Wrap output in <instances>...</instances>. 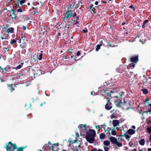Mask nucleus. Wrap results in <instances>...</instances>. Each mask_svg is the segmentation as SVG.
<instances>
[{
	"label": "nucleus",
	"mask_w": 151,
	"mask_h": 151,
	"mask_svg": "<svg viewBox=\"0 0 151 151\" xmlns=\"http://www.w3.org/2000/svg\"><path fill=\"white\" fill-rule=\"evenodd\" d=\"M110 139L111 143L114 144L116 143L118 141L117 139L113 137H111Z\"/></svg>",
	"instance_id": "obj_11"
},
{
	"label": "nucleus",
	"mask_w": 151,
	"mask_h": 151,
	"mask_svg": "<svg viewBox=\"0 0 151 151\" xmlns=\"http://www.w3.org/2000/svg\"><path fill=\"white\" fill-rule=\"evenodd\" d=\"M93 92L92 91L91 93V94L92 95H93V96H94V95H96V94H95V93H94V94H93Z\"/></svg>",
	"instance_id": "obj_51"
},
{
	"label": "nucleus",
	"mask_w": 151,
	"mask_h": 151,
	"mask_svg": "<svg viewBox=\"0 0 151 151\" xmlns=\"http://www.w3.org/2000/svg\"><path fill=\"white\" fill-rule=\"evenodd\" d=\"M91 151H103V150L100 149H99L97 150V149L94 148L92 149Z\"/></svg>",
	"instance_id": "obj_28"
},
{
	"label": "nucleus",
	"mask_w": 151,
	"mask_h": 151,
	"mask_svg": "<svg viewBox=\"0 0 151 151\" xmlns=\"http://www.w3.org/2000/svg\"><path fill=\"white\" fill-rule=\"evenodd\" d=\"M130 60L132 62L136 63L138 61V58L137 56H132L130 58Z\"/></svg>",
	"instance_id": "obj_12"
},
{
	"label": "nucleus",
	"mask_w": 151,
	"mask_h": 151,
	"mask_svg": "<svg viewBox=\"0 0 151 151\" xmlns=\"http://www.w3.org/2000/svg\"><path fill=\"white\" fill-rule=\"evenodd\" d=\"M107 103L105 106V109L107 110H110L112 107L111 103L110 102V99L109 98H107Z\"/></svg>",
	"instance_id": "obj_5"
},
{
	"label": "nucleus",
	"mask_w": 151,
	"mask_h": 151,
	"mask_svg": "<svg viewBox=\"0 0 151 151\" xmlns=\"http://www.w3.org/2000/svg\"><path fill=\"white\" fill-rule=\"evenodd\" d=\"M108 129H109L110 130L108 131L109 134H110V131H111V134L112 135H116V132L115 131L116 129L115 127H113L112 129L111 128H107Z\"/></svg>",
	"instance_id": "obj_8"
},
{
	"label": "nucleus",
	"mask_w": 151,
	"mask_h": 151,
	"mask_svg": "<svg viewBox=\"0 0 151 151\" xmlns=\"http://www.w3.org/2000/svg\"><path fill=\"white\" fill-rule=\"evenodd\" d=\"M23 64V63H21L17 67H14V68H12L13 69H16V70L20 69L21 68Z\"/></svg>",
	"instance_id": "obj_18"
},
{
	"label": "nucleus",
	"mask_w": 151,
	"mask_h": 151,
	"mask_svg": "<svg viewBox=\"0 0 151 151\" xmlns=\"http://www.w3.org/2000/svg\"><path fill=\"white\" fill-rule=\"evenodd\" d=\"M26 0H14L16 5L19 6V5H22V4L25 3Z\"/></svg>",
	"instance_id": "obj_7"
},
{
	"label": "nucleus",
	"mask_w": 151,
	"mask_h": 151,
	"mask_svg": "<svg viewBox=\"0 0 151 151\" xmlns=\"http://www.w3.org/2000/svg\"><path fill=\"white\" fill-rule=\"evenodd\" d=\"M104 145L106 146H109L110 144V142L109 141H105L104 142Z\"/></svg>",
	"instance_id": "obj_17"
},
{
	"label": "nucleus",
	"mask_w": 151,
	"mask_h": 151,
	"mask_svg": "<svg viewBox=\"0 0 151 151\" xmlns=\"http://www.w3.org/2000/svg\"><path fill=\"white\" fill-rule=\"evenodd\" d=\"M68 12H66L65 14V17L67 19H68L70 16V13H68Z\"/></svg>",
	"instance_id": "obj_22"
},
{
	"label": "nucleus",
	"mask_w": 151,
	"mask_h": 151,
	"mask_svg": "<svg viewBox=\"0 0 151 151\" xmlns=\"http://www.w3.org/2000/svg\"><path fill=\"white\" fill-rule=\"evenodd\" d=\"M95 127L96 129H98L99 131L100 130V125H99L98 126H96Z\"/></svg>",
	"instance_id": "obj_44"
},
{
	"label": "nucleus",
	"mask_w": 151,
	"mask_h": 151,
	"mask_svg": "<svg viewBox=\"0 0 151 151\" xmlns=\"http://www.w3.org/2000/svg\"><path fill=\"white\" fill-rule=\"evenodd\" d=\"M129 65L130 67H132V68H134L135 66L134 64L133 63H131L129 64Z\"/></svg>",
	"instance_id": "obj_34"
},
{
	"label": "nucleus",
	"mask_w": 151,
	"mask_h": 151,
	"mask_svg": "<svg viewBox=\"0 0 151 151\" xmlns=\"http://www.w3.org/2000/svg\"><path fill=\"white\" fill-rule=\"evenodd\" d=\"M53 148H54V147L53 146V145H51L50 149H51L52 151H55V150H54Z\"/></svg>",
	"instance_id": "obj_46"
},
{
	"label": "nucleus",
	"mask_w": 151,
	"mask_h": 151,
	"mask_svg": "<svg viewBox=\"0 0 151 151\" xmlns=\"http://www.w3.org/2000/svg\"><path fill=\"white\" fill-rule=\"evenodd\" d=\"M124 65H120L119 68H117V71L120 73H122L123 71L124 70Z\"/></svg>",
	"instance_id": "obj_10"
},
{
	"label": "nucleus",
	"mask_w": 151,
	"mask_h": 151,
	"mask_svg": "<svg viewBox=\"0 0 151 151\" xmlns=\"http://www.w3.org/2000/svg\"><path fill=\"white\" fill-rule=\"evenodd\" d=\"M7 151H13L17 149V146L15 144H13L11 142L6 144Z\"/></svg>",
	"instance_id": "obj_2"
},
{
	"label": "nucleus",
	"mask_w": 151,
	"mask_h": 151,
	"mask_svg": "<svg viewBox=\"0 0 151 151\" xmlns=\"http://www.w3.org/2000/svg\"><path fill=\"white\" fill-rule=\"evenodd\" d=\"M93 5L92 4H90L89 6V9H94L95 8L94 7H93Z\"/></svg>",
	"instance_id": "obj_36"
},
{
	"label": "nucleus",
	"mask_w": 151,
	"mask_h": 151,
	"mask_svg": "<svg viewBox=\"0 0 151 151\" xmlns=\"http://www.w3.org/2000/svg\"><path fill=\"white\" fill-rule=\"evenodd\" d=\"M50 144L51 145V144L50 143V142H48V143L47 144H45V145H47L48 146H49V147H50V146L49 145V144Z\"/></svg>",
	"instance_id": "obj_47"
},
{
	"label": "nucleus",
	"mask_w": 151,
	"mask_h": 151,
	"mask_svg": "<svg viewBox=\"0 0 151 151\" xmlns=\"http://www.w3.org/2000/svg\"><path fill=\"white\" fill-rule=\"evenodd\" d=\"M94 9H91V13H94Z\"/></svg>",
	"instance_id": "obj_61"
},
{
	"label": "nucleus",
	"mask_w": 151,
	"mask_h": 151,
	"mask_svg": "<svg viewBox=\"0 0 151 151\" xmlns=\"http://www.w3.org/2000/svg\"><path fill=\"white\" fill-rule=\"evenodd\" d=\"M113 124L114 127L115 128L117 126H119V122L118 120H113Z\"/></svg>",
	"instance_id": "obj_13"
},
{
	"label": "nucleus",
	"mask_w": 151,
	"mask_h": 151,
	"mask_svg": "<svg viewBox=\"0 0 151 151\" xmlns=\"http://www.w3.org/2000/svg\"><path fill=\"white\" fill-rule=\"evenodd\" d=\"M1 40L6 39V37H4L2 36H1Z\"/></svg>",
	"instance_id": "obj_48"
},
{
	"label": "nucleus",
	"mask_w": 151,
	"mask_h": 151,
	"mask_svg": "<svg viewBox=\"0 0 151 151\" xmlns=\"http://www.w3.org/2000/svg\"><path fill=\"white\" fill-rule=\"evenodd\" d=\"M17 14L16 12L12 10L9 16L11 17L12 19L15 18L16 17V15Z\"/></svg>",
	"instance_id": "obj_9"
},
{
	"label": "nucleus",
	"mask_w": 151,
	"mask_h": 151,
	"mask_svg": "<svg viewBox=\"0 0 151 151\" xmlns=\"http://www.w3.org/2000/svg\"><path fill=\"white\" fill-rule=\"evenodd\" d=\"M82 31L84 33H86L88 31L87 29H83L82 30Z\"/></svg>",
	"instance_id": "obj_42"
},
{
	"label": "nucleus",
	"mask_w": 151,
	"mask_h": 151,
	"mask_svg": "<svg viewBox=\"0 0 151 151\" xmlns=\"http://www.w3.org/2000/svg\"><path fill=\"white\" fill-rule=\"evenodd\" d=\"M78 127L81 128V134L84 135L86 133V138L87 141L90 143H93L94 141V137L96 134L95 131L93 129H89L88 132L86 127V125L80 124Z\"/></svg>",
	"instance_id": "obj_1"
},
{
	"label": "nucleus",
	"mask_w": 151,
	"mask_h": 151,
	"mask_svg": "<svg viewBox=\"0 0 151 151\" xmlns=\"http://www.w3.org/2000/svg\"><path fill=\"white\" fill-rule=\"evenodd\" d=\"M3 50L5 51H7L9 50V48L8 47H4Z\"/></svg>",
	"instance_id": "obj_37"
},
{
	"label": "nucleus",
	"mask_w": 151,
	"mask_h": 151,
	"mask_svg": "<svg viewBox=\"0 0 151 151\" xmlns=\"http://www.w3.org/2000/svg\"><path fill=\"white\" fill-rule=\"evenodd\" d=\"M76 150L78 151V150L81 148V142L80 141L78 140L74 143Z\"/></svg>",
	"instance_id": "obj_4"
},
{
	"label": "nucleus",
	"mask_w": 151,
	"mask_h": 151,
	"mask_svg": "<svg viewBox=\"0 0 151 151\" xmlns=\"http://www.w3.org/2000/svg\"><path fill=\"white\" fill-rule=\"evenodd\" d=\"M107 45L108 46H111V44L110 43V42H108Z\"/></svg>",
	"instance_id": "obj_56"
},
{
	"label": "nucleus",
	"mask_w": 151,
	"mask_h": 151,
	"mask_svg": "<svg viewBox=\"0 0 151 151\" xmlns=\"http://www.w3.org/2000/svg\"><path fill=\"white\" fill-rule=\"evenodd\" d=\"M71 15L73 16V17H75L76 16V13L75 12L74 13H73L72 14H71Z\"/></svg>",
	"instance_id": "obj_45"
},
{
	"label": "nucleus",
	"mask_w": 151,
	"mask_h": 151,
	"mask_svg": "<svg viewBox=\"0 0 151 151\" xmlns=\"http://www.w3.org/2000/svg\"><path fill=\"white\" fill-rule=\"evenodd\" d=\"M76 134L77 137L79 136V134L78 133H77L76 132Z\"/></svg>",
	"instance_id": "obj_60"
},
{
	"label": "nucleus",
	"mask_w": 151,
	"mask_h": 151,
	"mask_svg": "<svg viewBox=\"0 0 151 151\" xmlns=\"http://www.w3.org/2000/svg\"><path fill=\"white\" fill-rule=\"evenodd\" d=\"M129 7L130 8H133V6L132 5H130V6H129Z\"/></svg>",
	"instance_id": "obj_63"
},
{
	"label": "nucleus",
	"mask_w": 151,
	"mask_h": 151,
	"mask_svg": "<svg viewBox=\"0 0 151 151\" xmlns=\"http://www.w3.org/2000/svg\"><path fill=\"white\" fill-rule=\"evenodd\" d=\"M142 92L144 94H146L148 93V91L146 89H142Z\"/></svg>",
	"instance_id": "obj_24"
},
{
	"label": "nucleus",
	"mask_w": 151,
	"mask_h": 151,
	"mask_svg": "<svg viewBox=\"0 0 151 151\" xmlns=\"http://www.w3.org/2000/svg\"><path fill=\"white\" fill-rule=\"evenodd\" d=\"M10 68L9 67H5L4 68L2 69L3 72H4L5 70L6 72H10L11 71L10 70Z\"/></svg>",
	"instance_id": "obj_15"
},
{
	"label": "nucleus",
	"mask_w": 151,
	"mask_h": 151,
	"mask_svg": "<svg viewBox=\"0 0 151 151\" xmlns=\"http://www.w3.org/2000/svg\"><path fill=\"white\" fill-rule=\"evenodd\" d=\"M12 84L9 85V86L11 87V88H10V90L11 92H12L14 90V88L12 87Z\"/></svg>",
	"instance_id": "obj_30"
},
{
	"label": "nucleus",
	"mask_w": 151,
	"mask_h": 151,
	"mask_svg": "<svg viewBox=\"0 0 151 151\" xmlns=\"http://www.w3.org/2000/svg\"><path fill=\"white\" fill-rule=\"evenodd\" d=\"M23 27L24 30H26L27 27L25 26H23Z\"/></svg>",
	"instance_id": "obj_52"
},
{
	"label": "nucleus",
	"mask_w": 151,
	"mask_h": 151,
	"mask_svg": "<svg viewBox=\"0 0 151 151\" xmlns=\"http://www.w3.org/2000/svg\"><path fill=\"white\" fill-rule=\"evenodd\" d=\"M36 57L35 56H34L33 57V59H32V60L34 62H36L37 60H36Z\"/></svg>",
	"instance_id": "obj_38"
},
{
	"label": "nucleus",
	"mask_w": 151,
	"mask_h": 151,
	"mask_svg": "<svg viewBox=\"0 0 151 151\" xmlns=\"http://www.w3.org/2000/svg\"><path fill=\"white\" fill-rule=\"evenodd\" d=\"M115 145L119 147H121L122 146V144L121 143L118 142V141L115 144Z\"/></svg>",
	"instance_id": "obj_21"
},
{
	"label": "nucleus",
	"mask_w": 151,
	"mask_h": 151,
	"mask_svg": "<svg viewBox=\"0 0 151 151\" xmlns=\"http://www.w3.org/2000/svg\"><path fill=\"white\" fill-rule=\"evenodd\" d=\"M124 135L127 139H129L130 137V136H129L127 133L124 134Z\"/></svg>",
	"instance_id": "obj_27"
},
{
	"label": "nucleus",
	"mask_w": 151,
	"mask_h": 151,
	"mask_svg": "<svg viewBox=\"0 0 151 151\" xmlns=\"http://www.w3.org/2000/svg\"><path fill=\"white\" fill-rule=\"evenodd\" d=\"M149 140H150V141H151V135L150 136Z\"/></svg>",
	"instance_id": "obj_64"
},
{
	"label": "nucleus",
	"mask_w": 151,
	"mask_h": 151,
	"mask_svg": "<svg viewBox=\"0 0 151 151\" xmlns=\"http://www.w3.org/2000/svg\"><path fill=\"white\" fill-rule=\"evenodd\" d=\"M23 148H19L18 149V151H23Z\"/></svg>",
	"instance_id": "obj_43"
},
{
	"label": "nucleus",
	"mask_w": 151,
	"mask_h": 151,
	"mask_svg": "<svg viewBox=\"0 0 151 151\" xmlns=\"http://www.w3.org/2000/svg\"><path fill=\"white\" fill-rule=\"evenodd\" d=\"M98 4V1H96L95 2V5H97Z\"/></svg>",
	"instance_id": "obj_54"
},
{
	"label": "nucleus",
	"mask_w": 151,
	"mask_h": 151,
	"mask_svg": "<svg viewBox=\"0 0 151 151\" xmlns=\"http://www.w3.org/2000/svg\"><path fill=\"white\" fill-rule=\"evenodd\" d=\"M4 31L8 34L9 33H13L14 32V29L12 27L8 28L6 27H5L4 28Z\"/></svg>",
	"instance_id": "obj_6"
},
{
	"label": "nucleus",
	"mask_w": 151,
	"mask_h": 151,
	"mask_svg": "<svg viewBox=\"0 0 151 151\" xmlns=\"http://www.w3.org/2000/svg\"><path fill=\"white\" fill-rule=\"evenodd\" d=\"M100 127H102L103 128H106V126L105 124L100 125Z\"/></svg>",
	"instance_id": "obj_39"
},
{
	"label": "nucleus",
	"mask_w": 151,
	"mask_h": 151,
	"mask_svg": "<svg viewBox=\"0 0 151 151\" xmlns=\"http://www.w3.org/2000/svg\"><path fill=\"white\" fill-rule=\"evenodd\" d=\"M17 42V41L16 39H11L10 41V44L12 45H13L16 43Z\"/></svg>",
	"instance_id": "obj_19"
},
{
	"label": "nucleus",
	"mask_w": 151,
	"mask_h": 151,
	"mask_svg": "<svg viewBox=\"0 0 151 151\" xmlns=\"http://www.w3.org/2000/svg\"><path fill=\"white\" fill-rule=\"evenodd\" d=\"M107 93L108 94L107 95H108L109 96H110L111 97V94H110V93L108 92Z\"/></svg>",
	"instance_id": "obj_55"
},
{
	"label": "nucleus",
	"mask_w": 151,
	"mask_h": 151,
	"mask_svg": "<svg viewBox=\"0 0 151 151\" xmlns=\"http://www.w3.org/2000/svg\"><path fill=\"white\" fill-rule=\"evenodd\" d=\"M16 12V13L17 14L20 12H23V9H22L21 8H19L17 9H16V10H14Z\"/></svg>",
	"instance_id": "obj_20"
},
{
	"label": "nucleus",
	"mask_w": 151,
	"mask_h": 151,
	"mask_svg": "<svg viewBox=\"0 0 151 151\" xmlns=\"http://www.w3.org/2000/svg\"><path fill=\"white\" fill-rule=\"evenodd\" d=\"M78 22H79L78 21L76 22L74 24V25L77 24V27H79V24H78Z\"/></svg>",
	"instance_id": "obj_41"
},
{
	"label": "nucleus",
	"mask_w": 151,
	"mask_h": 151,
	"mask_svg": "<svg viewBox=\"0 0 151 151\" xmlns=\"http://www.w3.org/2000/svg\"><path fill=\"white\" fill-rule=\"evenodd\" d=\"M139 151H143V149H142V148L140 149V148H139Z\"/></svg>",
	"instance_id": "obj_53"
},
{
	"label": "nucleus",
	"mask_w": 151,
	"mask_h": 151,
	"mask_svg": "<svg viewBox=\"0 0 151 151\" xmlns=\"http://www.w3.org/2000/svg\"><path fill=\"white\" fill-rule=\"evenodd\" d=\"M106 137L104 133H101L100 135V138L101 139L104 138Z\"/></svg>",
	"instance_id": "obj_23"
},
{
	"label": "nucleus",
	"mask_w": 151,
	"mask_h": 151,
	"mask_svg": "<svg viewBox=\"0 0 151 151\" xmlns=\"http://www.w3.org/2000/svg\"><path fill=\"white\" fill-rule=\"evenodd\" d=\"M147 129L149 133L151 134V127H148L147 128Z\"/></svg>",
	"instance_id": "obj_29"
},
{
	"label": "nucleus",
	"mask_w": 151,
	"mask_h": 151,
	"mask_svg": "<svg viewBox=\"0 0 151 151\" xmlns=\"http://www.w3.org/2000/svg\"><path fill=\"white\" fill-rule=\"evenodd\" d=\"M128 133L130 135H132L135 132V131L132 129H129L128 130Z\"/></svg>",
	"instance_id": "obj_14"
},
{
	"label": "nucleus",
	"mask_w": 151,
	"mask_h": 151,
	"mask_svg": "<svg viewBox=\"0 0 151 151\" xmlns=\"http://www.w3.org/2000/svg\"><path fill=\"white\" fill-rule=\"evenodd\" d=\"M24 19L26 20H28L30 19V17L29 16H24Z\"/></svg>",
	"instance_id": "obj_32"
},
{
	"label": "nucleus",
	"mask_w": 151,
	"mask_h": 151,
	"mask_svg": "<svg viewBox=\"0 0 151 151\" xmlns=\"http://www.w3.org/2000/svg\"><path fill=\"white\" fill-rule=\"evenodd\" d=\"M104 149L105 151H109V148L107 147H105Z\"/></svg>",
	"instance_id": "obj_40"
},
{
	"label": "nucleus",
	"mask_w": 151,
	"mask_h": 151,
	"mask_svg": "<svg viewBox=\"0 0 151 151\" xmlns=\"http://www.w3.org/2000/svg\"><path fill=\"white\" fill-rule=\"evenodd\" d=\"M80 55V53L79 51H78L76 54V55L77 56H79Z\"/></svg>",
	"instance_id": "obj_49"
},
{
	"label": "nucleus",
	"mask_w": 151,
	"mask_h": 151,
	"mask_svg": "<svg viewBox=\"0 0 151 151\" xmlns=\"http://www.w3.org/2000/svg\"><path fill=\"white\" fill-rule=\"evenodd\" d=\"M67 19L65 18V17L63 19V21H64V22H65L66 19Z\"/></svg>",
	"instance_id": "obj_57"
},
{
	"label": "nucleus",
	"mask_w": 151,
	"mask_h": 151,
	"mask_svg": "<svg viewBox=\"0 0 151 151\" xmlns=\"http://www.w3.org/2000/svg\"><path fill=\"white\" fill-rule=\"evenodd\" d=\"M132 128L134 129H136V127H135V126H134V125L132 126Z\"/></svg>",
	"instance_id": "obj_58"
},
{
	"label": "nucleus",
	"mask_w": 151,
	"mask_h": 151,
	"mask_svg": "<svg viewBox=\"0 0 151 151\" xmlns=\"http://www.w3.org/2000/svg\"><path fill=\"white\" fill-rule=\"evenodd\" d=\"M42 53H40L39 55V58H38L39 60H40L42 59Z\"/></svg>",
	"instance_id": "obj_33"
},
{
	"label": "nucleus",
	"mask_w": 151,
	"mask_h": 151,
	"mask_svg": "<svg viewBox=\"0 0 151 151\" xmlns=\"http://www.w3.org/2000/svg\"><path fill=\"white\" fill-rule=\"evenodd\" d=\"M71 12V10L70 9H68V11L67 12H68V13H70V12Z\"/></svg>",
	"instance_id": "obj_50"
},
{
	"label": "nucleus",
	"mask_w": 151,
	"mask_h": 151,
	"mask_svg": "<svg viewBox=\"0 0 151 151\" xmlns=\"http://www.w3.org/2000/svg\"><path fill=\"white\" fill-rule=\"evenodd\" d=\"M76 134L77 137L79 136V134L78 133H77L76 132Z\"/></svg>",
	"instance_id": "obj_59"
},
{
	"label": "nucleus",
	"mask_w": 151,
	"mask_h": 151,
	"mask_svg": "<svg viewBox=\"0 0 151 151\" xmlns=\"http://www.w3.org/2000/svg\"><path fill=\"white\" fill-rule=\"evenodd\" d=\"M147 151H151V148H148Z\"/></svg>",
	"instance_id": "obj_62"
},
{
	"label": "nucleus",
	"mask_w": 151,
	"mask_h": 151,
	"mask_svg": "<svg viewBox=\"0 0 151 151\" xmlns=\"http://www.w3.org/2000/svg\"><path fill=\"white\" fill-rule=\"evenodd\" d=\"M109 92L111 93H114L115 94L114 96L113 97H116L117 98L121 97V98L122 97V96L123 93L122 92L119 91V95H118L116 94L118 93V92H117L116 90L113 89L110 91Z\"/></svg>",
	"instance_id": "obj_3"
},
{
	"label": "nucleus",
	"mask_w": 151,
	"mask_h": 151,
	"mask_svg": "<svg viewBox=\"0 0 151 151\" xmlns=\"http://www.w3.org/2000/svg\"><path fill=\"white\" fill-rule=\"evenodd\" d=\"M148 20L146 19L143 22V24L142 25V28H144L145 27V24L146 23L148 22Z\"/></svg>",
	"instance_id": "obj_25"
},
{
	"label": "nucleus",
	"mask_w": 151,
	"mask_h": 151,
	"mask_svg": "<svg viewBox=\"0 0 151 151\" xmlns=\"http://www.w3.org/2000/svg\"><path fill=\"white\" fill-rule=\"evenodd\" d=\"M69 27H70V25L68 24H66L65 27V28L67 29H68L69 28Z\"/></svg>",
	"instance_id": "obj_35"
},
{
	"label": "nucleus",
	"mask_w": 151,
	"mask_h": 151,
	"mask_svg": "<svg viewBox=\"0 0 151 151\" xmlns=\"http://www.w3.org/2000/svg\"><path fill=\"white\" fill-rule=\"evenodd\" d=\"M149 99H145V102H144V104H148L149 103Z\"/></svg>",
	"instance_id": "obj_31"
},
{
	"label": "nucleus",
	"mask_w": 151,
	"mask_h": 151,
	"mask_svg": "<svg viewBox=\"0 0 151 151\" xmlns=\"http://www.w3.org/2000/svg\"><path fill=\"white\" fill-rule=\"evenodd\" d=\"M139 144L141 145H144L145 143V141L144 139H142L139 142Z\"/></svg>",
	"instance_id": "obj_16"
},
{
	"label": "nucleus",
	"mask_w": 151,
	"mask_h": 151,
	"mask_svg": "<svg viewBox=\"0 0 151 151\" xmlns=\"http://www.w3.org/2000/svg\"><path fill=\"white\" fill-rule=\"evenodd\" d=\"M101 45H101H97L96 47V51H98L100 49V46Z\"/></svg>",
	"instance_id": "obj_26"
}]
</instances>
